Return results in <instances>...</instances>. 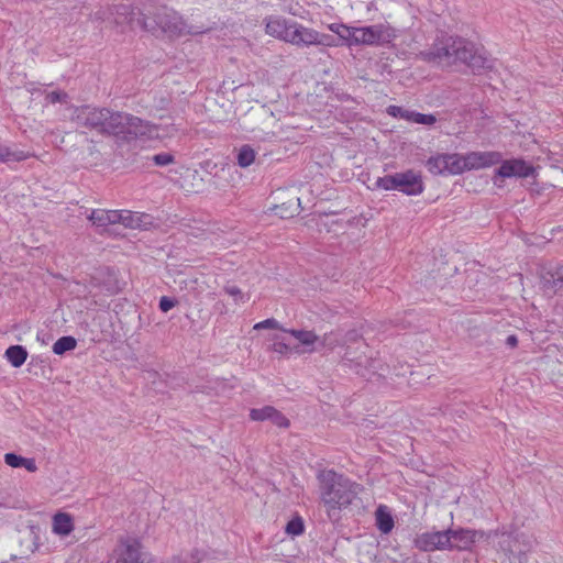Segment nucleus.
I'll return each instance as SVG.
<instances>
[{
  "mask_svg": "<svg viewBox=\"0 0 563 563\" xmlns=\"http://www.w3.org/2000/svg\"><path fill=\"white\" fill-rule=\"evenodd\" d=\"M71 120L78 125L99 134L114 135L126 140L129 114L112 113L107 109L81 107L74 110Z\"/></svg>",
  "mask_w": 563,
  "mask_h": 563,
  "instance_id": "f257e3e1",
  "label": "nucleus"
},
{
  "mask_svg": "<svg viewBox=\"0 0 563 563\" xmlns=\"http://www.w3.org/2000/svg\"><path fill=\"white\" fill-rule=\"evenodd\" d=\"M328 29L335 33L340 40L349 45H384L390 43L395 37V30L388 24H374L355 27L342 23H331Z\"/></svg>",
  "mask_w": 563,
  "mask_h": 563,
  "instance_id": "f03ea898",
  "label": "nucleus"
},
{
  "mask_svg": "<svg viewBox=\"0 0 563 563\" xmlns=\"http://www.w3.org/2000/svg\"><path fill=\"white\" fill-rule=\"evenodd\" d=\"M321 501L327 509L329 517L341 507L351 504L355 492L353 485L343 476L332 472H323L320 475Z\"/></svg>",
  "mask_w": 563,
  "mask_h": 563,
  "instance_id": "7ed1b4c3",
  "label": "nucleus"
},
{
  "mask_svg": "<svg viewBox=\"0 0 563 563\" xmlns=\"http://www.w3.org/2000/svg\"><path fill=\"white\" fill-rule=\"evenodd\" d=\"M143 30L152 32L156 36H163L170 40L178 38L188 34H200L202 29L189 25L175 11H161L155 14L152 22H144Z\"/></svg>",
  "mask_w": 563,
  "mask_h": 563,
  "instance_id": "20e7f679",
  "label": "nucleus"
},
{
  "mask_svg": "<svg viewBox=\"0 0 563 563\" xmlns=\"http://www.w3.org/2000/svg\"><path fill=\"white\" fill-rule=\"evenodd\" d=\"M471 53L472 43L463 38L449 37L435 43L424 56L429 62H433L442 67H451L457 62L468 60Z\"/></svg>",
  "mask_w": 563,
  "mask_h": 563,
  "instance_id": "39448f33",
  "label": "nucleus"
},
{
  "mask_svg": "<svg viewBox=\"0 0 563 563\" xmlns=\"http://www.w3.org/2000/svg\"><path fill=\"white\" fill-rule=\"evenodd\" d=\"M95 19L109 25L139 26L141 29H143L144 22L147 21L137 8L126 3L101 8L95 12Z\"/></svg>",
  "mask_w": 563,
  "mask_h": 563,
  "instance_id": "423d86ee",
  "label": "nucleus"
},
{
  "mask_svg": "<svg viewBox=\"0 0 563 563\" xmlns=\"http://www.w3.org/2000/svg\"><path fill=\"white\" fill-rule=\"evenodd\" d=\"M177 130L178 129L172 117H161L159 122L150 123L129 114L126 140L135 139L137 136L165 139L175 135Z\"/></svg>",
  "mask_w": 563,
  "mask_h": 563,
  "instance_id": "0eeeda50",
  "label": "nucleus"
},
{
  "mask_svg": "<svg viewBox=\"0 0 563 563\" xmlns=\"http://www.w3.org/2000/svg\"><path fill=\"white\" fill-rule=\"evenodd\" d=\"M360 336L361 335L358 331L355 329L347 331L344 335H342L339 331H332L323 335V344L331 350L338 345L344 346L345 352L343 354V360L361 366L364 365L367 360L364 351L366 345L361 343L355 351L351 346V344L356 342Z\"/></svg>",
  "mask_w": 563,
  "mask_h": 563,
  "instance_id": "6e6552de",
  "label": "nucleus"
},
{
  "mask_svg": "<svg viewBox=\"0 0 563 563\" xmlns=\"http://www.w3.org/2000/svg\"><path fill=\"white\" fill-rule=\"evenodd\" d=\"M288 44L305 48L310 46H335L333 37L322 34L312 27H308L294 20Z\"/></svg>",
  "mask_w": 563,
  "mask_h": 563,
  "instance_id": "1a4fd4ad",
  "label": "nucleus"
},
{
  "mask_svg": "<svg viewBox=\"0 0 563 563\" xmlns=\"http://www.w3.org/2000/svg\"><path fill=\"white\" fill-rule=\"evenodd\" d=\"M500 166L495 172V183L499 178H528L534 177L537 173V168L532 166L530 163L522 158H511L500 162Z\"/></svg>",
  "mask_w": 563,
  "mask_h": 563,
  "instance_id": "9d476101",
  "label": "nucleus"
},
{
  "mask_svg": "<svg viewBox=\"0 0 563 563\" xmlns=\"http://www.w3.org/2000/svg\"><path fill=\"white\" fill-rule=\"evenodd\" d=\"M460 172L487 168L501 162L503 155L499 152H470L461 155Z\"/></svg>",
  "mask_w": 563,
  "mask_h": 563,
  "instance_id": "9b49d317",
  "label": "nucleus"
},
{
  "mask_svg": "<svg viewBox=\"0 0 563 563\" xmlns=\"http://www.w3.org/2000/svg\"><path fill=\"white\" fill-rule=\"evenodd\" d=\"M486 537H487L486 533L481 530H473V529H465V528L449 529L448 538H449L451 545H450V548H448V551L471 550L475 543L479 542L481 540L485 539Z\"/></svg>",
  "mask_w": 563,
  "mask_h": 563,
  "instance_id": "f8f14e48",
  "label": "nucleus"
},
{
  "mask_svg": "<svg viewBox=\"0 0 563 563\" xmlns=\"http://www.w3.org/2000/svg\"><path fill=\"white\" fill-rule=\"evenodd\" d=\"M294 341L295 353H312L317 350V345H323L321 340L313 331L307 329H284Z\"/></svg>",
  "mask_w": 563,
  "mask_h": 563,
  "instance_id": "ddd939ff",
  "label": "nucleus"
},
{
  "mask_svg": "<svg viewBox=\"0 0 563 563\" xmlns=\"http://www.w3.org/2000/svg\"><path fill=\"white\" fill-rule=\"evenodd\" d=\"M461 158L460 154H438L431 156L426 166L433 175H457L460 172Z\"/></svg>",
  "mask_w": 563,
  "mask_h": 563,
  "instance_id": "4468645a",
  "label": "nucleus"
},
{
  "mask_svg": "<svg viewBox=\"0 0 563 563\" xmlns=\"http://www.w3.org/2000/svg\"><path fill=\"white\" fill-rule=\"evenodd\" d=\"M114 563H147V555L142 552L137 540L128 539L117 547Z\"/></svg>",
  "mask_w": 563,
  "mask_h": 563,
  "instance_id": "2eb2a0df",
  "label": "nucleus"
},
{
  "mask_svg": "<svg viewBox=\"0 0 563 563\" xmlns=\"http://www.w3.org/2000/svg\"><path fill=\"white\" fill-rule=\"evenodd\" d=\"M415 545L421 551H445L451 545L448 538V530H432L418 534L415 539Z\"/></svg>",
  "mask_w": 563,
  "mask_h": 563,
  "instance_id": "dca6fc26",
  "label": "nucleus"
},
{
  "mask_svg": "<svg viewBox=\"0 0 563 563\" xmlns=\"http://www.w3.org/2000/svg\"><path fill=\"white\" fill-rule=\"evenodd\" d=\"M396 190L408 196H418L423 192L424 185L420 173L408 169L396 173Z\"/></svg>",
  "mask_w": 563,
  "mask_h": 563,
  "instance_id": "f3484780",
  "label": "nucleus"
},
{
  "mask_svg": "<svg viewBox=\"0 0 563 563\" xmlns=\"http://www.w3.org/2000/svg\"><path fill=\"white\" fill-rule=\"evenodd\" d=\"M294 20L280 15H269L264 19L265 33L268 36L288 42Z\"/></svg>",
  "mask_w": 563,
  "mask_h": 563,
  "instance_id": "a211bd4d",
  "label": "nucleus"
},
{
  "mask_svg": "<svg viewBox=\"0 0 563 563\" xmlns=\"http://www.w3.org/2000/svg\"><path fill=\"white\" fill-rule=\"evenodd\" d=\"M250 419L253 421H271L278 428L289 427L288 418L273 406L251 409Z\"/></svg>",
  "mask_w": 563,
  "mask_h": 563,
  "instance_id": "6ab92c4d",
  "label": "nucleus"
},
{
  "mask_svg": "<svg viewBox=\"0 0 563 563\" xmlns=\"http://www.w3.org/2000/svg\"><path fill=\"white\" fill-rule=\"evenodd\" d=\"M120 222L129 229H146L152 224L151 217L146 213L119 211Z\"/></svg>",
  "mask_w": 563,
  "mask_h": 563,
  "instance_id": "aec40b11",
  "label": "nucleus"
},
{
  "mask_svg": "<svg viewBox=\"0 0 563 563\" xmlns=\"http://www.w3.org/2000/svg\"><path fill=\"white\" fill-rule=\"evenodd\" d=\"M75 528L74 518L67 512H57L52 519V531L59 537H68Z\"/></svg>",
  "mask_w": 563,
  "mask_h": 563,
  "instance_id": "412c9836",
  "label": "nucleus"
},
{
  "mask_svg": "<svg viewBox=\"0 0 563 563\" xmlns=\"http://www.w3.org/2000/svg\"><path fill=\"white\" fill-rule=\"evenodd\" d=\"M88 219L96 227H107L109 224H115L120 222L119 210H104L96 209L90 212Z\"/></svg>",
  "mask_w": 563,
  "mask_h": 563,
  "instance_id": "4be33fe9",
  "label": "nucleus"
},
{
  "mask_svg": "<svg viewBox=\"0 0 563 563\" xmlns=\"http://www.w3.org/2000/svg\"><path fill=\"white\" fill-rule=\"evenodd\" d=\"M375 519L377 528L383 533H389L394 528V518L389 508L385 505H379L375 511Z\"/></svg>",
  "mask_w": 563,
  "mask_h": 563,
  "instance_id": "5701e85b",
  "label": "nucleus"
},
{
  "mask_svg": "<svg viewBox=\"0 0 563 563\" xmlns=\"http://www.w3.org/2000/svg\"><path fill=\"white\" fill-rule=\"evenodd\" d=\"M5 356L13 367H20L26 361L27 352L21 345H12L5 351Z\"/></svg>",
  "mask_w": 563,
  "mask_h": 563,
  "instance_id": "b1692460",
  "label": "nucleus"
},
{
  "mask_svg": "<svg viewBox=\"0 0 563 563\" xmlns=\"http://www.w3.org/2000/svg\"><path fill=\"white\" fill-rule=\"evenodd\" d=\"M273 343V350L279 354H287L294 352L292 339L284 332L283 335H275Z\"/></svg>",
  "mask_w": 563,
  "mask_h": 563,
  "instance_id": "393cba45",
  "label": "nucleus"
},
{
  "mask_svg": "<svg viewBox=\"0 0 563 563\" xmlns=\"http://www.w3.org/2000/svg\"><path fill=\"white\" fill-rule=\"evenodd\" d=\"M462 63L467 64L474 70H479L482 68H490L492 62L488 60L483 54L476 53L474 49V45L472 44V53L468 55V60H461Z\"/></svg>",
  "mask_w": 563,
  "mask_h": 563,
  "instance_id": "a878e982",
  "label": "nucleus"
},
{
  "mask_svg": "<svg viewBox=\"0 0 563 563\" xmlns=\"http://www.w3.org/2000/svg\"><path fill=\"white\" fill-rule=\"evenodd\" d=\"M77 345V341L73 336H63L58 339L53 345V352L56 355H62L65 352L73 351Z\"/></svg>",
  "mask_w": 563,
  "mask_h": 563,
  "instance_id": "bb28decb",
  "label": "nucleus"
},
{
  "mask_svg": "<svg viewBox=\"0 0 563 563\" xmlns=\"http://www.w3.org/2000/svg\"><path fill=\"white\" fill-rule=\"evenodd\" d=\"M223 291L232 297L235 305H243L249 301L250 296L242 291L241 288H239L235 285L228 284L224 286Z\"/></svg>",
  "mask_w": 563,
  "mask_h": 563,
  "instance_id": "cd10ccee",
  "label": "nucleus"
},
{
  "mask_svg": "<svg viewBox=\"0 0 563 563\" xmlns=\"http://www.w3.org/2000/svg\"><path fill=\"white\" fill-rule=\"evenodd\" d=\"M255 157V151L250 145H243L238 153V164L243 168L249 167Z\"/></svg>",
  "mask_w": 563,
  "mask_h": 563,
  "instance_id": "c85d7f7f",
  "label": "nucleus"
},
{
  "mask_svg": "<svg viewBox=\"0 0 563 563\" xmlns=\"http://www.w3.org/2000/svg\"><path fill=\"white\" fill-rule=\"evenodd\" d=\"M373 189L396 190V175L378 177L372 187Z\"/></svg>",
  "mask_w": 563,
  "mask_h": 563,
  "instance_id": "c756f323",
  "label": "nucleus"
},
{
  "mask_svg": "<svg viewBox=\"0 0 563 563\" xmlns=\"http://www.w3.org/2000/svg\"><path fill=\"white\" fill-rule=\"evenodd\" d=\"M27 156L20 153H13L9 148L0 145V162H10V161H22L25 159Z\"/></svg>",
  "mask_w": 563,
  "mask_h": 563,
  "instance_id": "7c9ffc66",
  "label": "nucleus"
},
{
  "mask_svg": "<svg viewBox=\"0 0 563 563\" xmlns=\"http://www.w3.org/2000/svg\"><path fill=\"white\" fill-rule=\"evenodd\" d=\"M197 280L198 279L194 276H185L184 274H179L175 279V283L179 286L180 289L192 290L195 289Z\"/></svg>",
  "mask_w": 563,
  "mask_h": 563,
  "instance_id": "2f4dec72",
  "label": "nucleus"
},
{
  "mask_svg": "<svg viewBox=\"0 0 563 563\" xmlns=\"http://www.w3.org/2000/svg\"><path fill=\"white\" fill-rule=\"evenodd\" d=\"M387 113L394 118H401L408 122L411 121L412 111L404 109L397 106H389L387 108Z\"/></svg>",
  "mask_w": 563,
  "mask_h": 563,
  "instance_id": "473e14b6",
  "label": "nucleus"
},
{
  "mask_svg": "<svg viewBox=\"0 0 563 563\" xmlns=\"http://www.w3.org/2000/svg\"><path fill=\"white\" fill-rule=\"evenodd\" d=\"M437 119L432 114H423L419 112L412 111L411 121L417 124H423V125H432L435 123Z\"/></svg>",
  "mask_w": 563,
  "mask_h": 563,
  "instance_id": "72a5a7b5",
  "label": "nucleus"
},
{
  "mask_svg": "<svg viewBox=\"0 0 563 563\" xmlns=\"http://www.w3.org/2000/svg\"><path fill=\"white\" fill-rule=\"evenodd\" d=\"M286 532L291 536H299L303 532V522L300 518L291 519L286 526Z\"/></svg>",
  "mask_w": 563,
  "mask_h": 563,
  "instance_id": "f704fd0d",
  "label": "nucleus"
},
{
  "mask_svg": "<svg viewBox=\"0 0 563 563\" xmlns=\"http://www.w3.org/2000/svg\"><path fill=\"white\" fill-rule=\"evenodd\" d=\"M67 93L60 90H55L46 93V100L49 103H57V102H66L67 101Z\"/></svg>",
  "mask_w": 563,
  "mask_h": 563,
  "instance_id": "c9c22d12",
  "label": "nucleus"
},
{
  "mask_svg": "<svg viewBox=\"0 0 563 563\" xmlns=\"http://www.w3.org/2000/svg\"><path fill=\"white\" fill-rule=\"evenodd\" d=\"M23 456H20L15 453H5L4 454V462L7 465L11 467H22L23 464Z\"/></svg>",
  "mask_w": 563,
  "mask_h": 563,
  "instance_id": "e433bc0d",
  "label": "nucleus"
},
{
  "mask_svg": "<svg viewBox=\"0 0 563 563\" xmlns=\"http://www.w3.org/2000/svg\"><path fill=\"white\" fill-rule=\"evenodd\" d=\"M153 161L158 166H166L174 162V156L169 153H159L153 157Z\"/></svg>",
  "mask_w": 563,
  "mask_h": 563,
  "instance_id": "4c0bfd02",
  "label": "nucleus"
},
{
  "mask_svg": "<svg viewBox=\"0 0 563 563\" xmlns=\"http://www.w3.org/2000/svg\"><path fill=\"white\" fill-rule=\"evenodd\" d=\"M261 329H280V325L277 320L275 319H266L264 321L257 322L254 325V330H261Z\"/></svg>",
  "mask_w": 563,
  "mask_h": 563,
  "instance_id": "58836bf2",
  "label": "nucleus"
},
{
  "mask_svg": "<svg viewBox=\"0 0 563 563\" xmlns=\"http://www.w3.org/2000/svg\"><path fill=\"white\" fill-rule=\"evenodd\" d=\"M177 305V301L175 299H172L169 297H162L159 300V309L163 312H168L170 309H173Z\"/></svg>",
  "mask_w": 563,
  "mask_h": 563,
  "instance_id": "ea45409f",
  "label": "nucleus"
},
{
  "mask_svg": "<svg viewBox=\"0 0 563 563\" xmlns=\"http://www.w3.org/2000/svg\"><path fill=\"white\" fill-rule=\"evenodd\" d=\"M22 467L31 473H35L37 471V465L34 459L24 457Z\"/></svg>",
  "mask_w": 563,
  "mask_h": 563,
  "instance_id": "a19ab883",
  "label": "nucleus"
},
{
  "mask_svg": "<svg viewBox=\"0 0 563 563\" xmlns=\"http://www.w3.org/2000/svg\"><path fill=\"white\" fill-rule=\"evenodd\" d=\"M506 342L509 346L515 347L518 344V339L515 335H509Z\"/></svg>",
  "mask_w": 563,
  "mask_h": 563,
  "instance_id": "79ce46f5",
  "label": "nucleus"
}]
</instances>
